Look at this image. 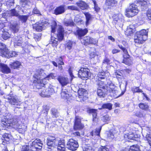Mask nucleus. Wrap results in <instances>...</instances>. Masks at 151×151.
I'll use <instances>...</instances> for the list:
<instances>
[{
  "label": "nucleus",
  "instance_id": "nucleus-20",
  "mask_svg": "<svg viewBox=\"0 0 151 151\" xmlns=\"http://www.w3.org/2000/svg\"><path fill=\"white\" fill-rule=\"evenodd\" d=\"M33 29L37 32H41L45 28V27L42 23H36L33 25Z\"/></svg>",
  "mask_w": 151,
  "mask_h": 151
},
{
  "label": "nucleus",
  "instance_id": "nucleus-27",
  "mask_svg": "<svg viewBox=\"0 0 151 151\" xmlns=\"http://www.w3.org/2000/svg\"><path fill=\"white\" fill-rule=\"evenodd\" d=\"M14 39V45L15 47L16 46H20L22 44V38L20 36L15 37Z\"/></svg>",
  "mask_w": 151,
  "mask_h": 151
},
{
  "label": "nucleus",
  "instance_id": "nucleus-29",
  "mask_svg": "<svg viewBox=\"0 0 151 151\" xmlns=\"http://www.w3.org/2000/svg\"><path fill=\"white\" fill-rule=\"evenodd\" d=\"M86 147H93L95 145V140L94 139H86Z\"/></svg>",
  "mask_w": 151,
  "mask_h": 151
},
{
  "label": "nucleus",
  "instance_id": "nucleus-39",
  "mask_svg": "<svg viewBox=\"0 0 151 151\" xmlns=\"http://www.w3.org/2000/svg\"><path fill=\"white\" fill-rule=\"evenodd\" d=\"M112 104L110 103L104 104H103L102 107L103 109L111 110L112 109Z\"/></svg>",
  "mask_w": 151,
  "mask_h": 151
},
{
  "label": "nucleus",
  "instance_id": "nucleus-48",
  "mask_svg": "<svg viewBox=\"0 0 151 151\" xmlns=\"http://www.w3.org/2000/svg\"><path fill=\"white\" fill-rule=\"evenodd\" d=\"M51 111L53 116L54 117H56L58 116V112L57 110L55 108L52 109H51Z\"/></svg>",
  "mask_w": 151,
  "mask_h": 151
},
{
  "label": "nucleus",
  "instance_id": "nucleus-62",
  "mask_svg": "<svg viewBox=\"0 0 151 151\" xmlns=\"http://www.w3.org/2000/svg\"><path fill=\"white\" fill-rule=\"evenodd\" d=\"M115 75L117 77L120 78L122 76V73L119 71L117 70L115 72Z\"/></svg>",
  "mask_w": 151,
  "mask_h": 151
},
{
  "label": "nucleus",
  "instance_id": "nucleus-13",
  "mask_svg": "<svg viewBox=\"0 0 151 151\" xmlns=\"http://www.w3.org/2000/svg\"><path fill=\"white\" fill-rule=\"evenodd\" d=\"M78 142L73 139H70L68 142L66 144V147L69 150L75 151L78 147Z\"/></svg>",
  "mask_w": 151,
  "mask_h": 151
},
{
  "label": "nucleus",
  "instance_id": "nucleus-8",
  "mask_svg": "<svg viewBox=\"0 0 151 151\" xmlns=\"http://www.w3.org/2000/svg\"><path fill=\"white\" fill-rule=\"evenodd\" d=\"M137 6L134 4H132L125 10V14L128 17H132L137 14L139 12Z\"/></svg>",
  "mask_w": 151,
  "mask_h": 151
},
{
  "label": "nucleus",
  "instance_id": "nucleus-61",
  "mask_svg": "<svg viewBox=\"0 0 151 151\" xmlns=\"http://www.w3.org/2000/svg\"><path fill=\"white\" fill-rule=\"evenodd\" d=\"M41 34H39L37 35H35L34 36V38L35 40L39 41L41 39Z\"/></svg>",
  "mask_w": 151,
  "mask_h": 151
},
{
  "label": "nucleus",
  "instance_id": "nucleus-32",
  "mask_svg": "<svg viewBox=\"0 0 151 151\" xmlns=\"http://www.w3.org/2000/svg\"><path fill=\"white\" fill-rule=\"evenodd\" d=\"M10 27L11 29L15 32H17L19 28V25L16 22H14L13 24H11L10 26Z\"/></svg>",
  "mask_w": 151,
  "mask_h": 151
},
{
  "label": "nucleus",
  "instance_id": "nucleus-1",
  "mask_svg": "<svg viewBox=\"0 0 151 151\" xmlns=\"http://www.w3.org/2000/svg\"><path fill=\"white\" fill-rule=\"evenodd\" d=\"M57 28L58 34H55L53 36H52L50 43L52 44L53 47H56L58 44V41H61L64 37V28L60 25L57 26L55 22H53L51 26V32L55 33L56 29Z\"/></svg>",
  "mask_w": 151,
  "mask_h": 151
},
{
  "label": "nucleus",
  "instance_id": "nucleus-60",
  "mask_svg": "<svg viewBox=\"0 0 151 151\" xmlns=\"http://www.w3.org/2000/svg\"><path fill=\"white\" fill-rule=\"evenodd\" d=\"M134 113V115L137 117H141L143 116L142 114L139 111H137Z\"/></svg>",
  "mask_w": 151,
  "mask_h": 151
},
{
  "label": "nucleus",
  "instance_id": "nucleus-31",
  "mask_svg": "<svg viewBox=\"0 0 151 151\" xmlns=\"http://www.w3.org/2000/svg\"><path fill=\"white\" fill-rule=\"evenodd\" d=\"M78 6L81 9L85 10L88 8V5L87 4L82 1H80L76 3Z\"/></svg>",
  "mask_w": 151,
  "mask_h": 151
},
{
  "label": "nucleus",
  "instance_id": "nucleus-43",
  "mask_svg": "<svg viewBox=\"0 0 151 151\" xmlns=\"http://www.w3.org/2000/svg\"><path fill=\"white\" fill-rule=\"evenodd\" d=\"M85 14L86 19V26H87L89 24V21L91 19V14L88 13H86Z\"/></svg>",
  "mask_w": 151,
  "mask_h": 151
},
{
  "label": "nucleus",
  "instance_id": "nucleus-21",
  "mask_svg": "<svg viewBox=\"0 0 151 151\" xmlns=\"http://www.w3.org/2000/svg\"><path fill=\"white\" fill-rule=\"evenodd\" d=\"M124 137L126 140H128V139L133 140H136L137 138V135H134L132 132L127 133L124 134Z\"/></svg>",
  "mask_w": 151,
  "mask_h": 151
},
{
  "label": "nucleus",
  "instance_id": "nucleus-33",
  "mask_svg": "<svg viewBox=\"0 0 151 151\" xmlns=\"http://www.w3.org/2000/svg\"><path fill=\"white\" fill-rule=\"evenodd\" d=\"M88 112L92 114L93 117V121H96L97 116V110L93 109H89L88 110Z\"/></svg>",
  "mask_w": 151,
  "mask_h": 151
},
{
  "label": "nucleus",
  "instance_id": "nucleus-5",
  "mask_svg": "<svg viewBox=\"0 0 151 151\" xmlns=\"http://www.w3.org/2000/svg\"><path fill=\"white\" fill-rule=\"evenodd\" d=\"M148 31L143 29L137 32L134 36V41L135 43L142 44L145 41L147 37Z\"/></svg>",
  "mask_w": 151,
  "mask_h": 151
},
{
  "label": "nucleus",
  "instance_id": "nucleus-36",
  "mask_svg": "<svg viewBox=\"0 0 151 151\" xmlns=\"http://www.w3.org/2000/svg\"><path fill=\"white\" fill-rule=\"evenodd\" d=\"M139 106L140 109L145 111H147L149 109V106L146 104L140 103L139 104Z\"/></svg>",
  "mask_w": 151,
  "mask_h": 151
},
{
  "label": "nucleus",
  "instance_id": "nucleus-17",
  "mask_svg": "<svg viewBox=\"0 0 151 151\" xmlns=\"http://www.w3.org/2000/svg\"><path fill=\"white\" fill-rule=\"evenodd\" d=\"M57 79L63 86L66 85L69 83V80L68 78L66 77L59 76Z\"/></svg>",
  "mask_w": 151,
  "mask_h": 151
},
{
  "label": "nucleus",
  "instance_id": "nucleus-58",
  "mask_svg": "<svg viewBox=\"0 0 151 151\" xmlns=\"http://www.w3.org/2000/svg\"><path fill=\"white\" fill-rule=\"evenodd\" d=\"M73 42L69 41L67 43V47L69 50L72 47Z\"/></svg>",
  "mask_w": 151,
  "mask_h": 151
},
{
  "label": "nucleus",
  "instance_id": "nucleus-35",
  "mask_svg": "<svg viewBox=\"0 0 151 151\" xmlns=\"http://www.w3.org/2000/svg\"><path fill=\"white\" fill-rule=\"evenodd\" d=\"M147 0H136L137 2L140 3L142 9H144V7H146Z\"/></svg>",
  "mask_w": 151,
  "mask_h": 151
},
{
  "label": "nucleus",
  "instance_id": "nucleus-26",
  "mask_svg": "<svg viewBox=\"0 0 151 151\" xmlns=\"http://www.w3.org/2000/svg\"><path fill=\"white\" fill-rule=\"evenodd\" d=\"M9 65L13 69L19 68L22 66L21 62L18 61L11 63Z\"/></svg>",
  "mask_w": 151,
  "mask_h": 151
},
{
  "label": "nucleus",
  "instance_id": "nucleus-30",
  "mask_svg": "<svg viewBox=\"0 0 151 151\" xmlns=\"http://www.w3.org/2000/svg\"><path fill=\"white\" fill-rule=\"evenodd\" d=\"M61 97L65 99H68L70 97V95L67 90L62 89L61 93Z\"/></svg>",
  "mask_w": 151,
  "mask_h": 151
},
{
  "label": "nucleus",
  "instance_id": "nucleus-57",
  "mask_svg": "<svg viewBox=\"0 0 151 151\" xmlns=\"http://www.w3.org/2000/svg\"><path fill=\"white\" fill-rule=\"evenodd\" d=\"M93 147H86L83 149V151H94Z\"/></svg>",
  "mask_w": 151,
  "mask_h": 151
},
{
  "label": "nucleus",
  "instance_id": "nucleus-4",
  "mask_svg": "<svg viewBox=\"0 0 151 151\" xmlns=\"http://www.w3.org/2000/svg\"><path fill=\"white\" fill-rule=\"evenodd\" d=\"M42 142L39 139L29 143V145L22 147L21 151H41L43 145Z\"/></svg>",
  "mask_w": 151,
  "mask_h": 151
},
{
  "label": "nucleus",
  "instance_id": "nucleus-50",
  "mask_svg": "<svg viewBox=\"0 0 151 151\" xmlns=\"http://www.w3.org/2000/svg\"><path fill=\"white\" fill-rule=\"evenodd\" d=\"M145 138L149 145L151 146V134H148L146 135Z\"/></svg>",
  "mask_w": 151,
  "mask_h": 151
},
{
  "label": "nucleus",
  "instance_id": "nucleus-45",
  "mask_svg": "<svg viewBox=\"0 0 151 151\" xmlns=\"http://www.w3.org/2000/svg\"><path fill=\"white\" fill-rule=\"evenodd\" d=\"M101 120L104 122H107L110 120V118L108 115H106L101 118Z\"/></svg>",
  "mask_w": 151,
  "mask_h": 151
},
{
  "label": "nucleus",
  "instance_id": "nucleus-23",
  "mask_svg": "<svg viewBox=\"0 0 151 151\" xmlns=\"http://www.w3.org/2000/svg\"><path fill=\"white\" fill-rule=\"evenodd\" d=\"M65 12V6L61 5L57 7L54 10V14L58 15L63 14Z\"/></svg>",
  "mask_w": 151,
  "mask_h": 151
},
{
  "label": "nucleus",
  "instance_id": "nucleus-63",
  "mask_svg": "<svg viewBox=\"0 0 151 151\" xmlns=\"http://www.w3.org/2000/svg\"><path fill=\"white\" fill-rule=\"evenodd\" d=\"M68 9L73 10H78V8L75 6H68Z\"/></svg>",
  "mask_w": 151,
  "mask_h": 151
},
{
  "label": "nucleus",
  "instance_id": "nucleus-34",
  "mask_svg": "<svg viewBox=\"0 0 151 151\" xmlns=\"http://www.w3.org/2000/svg\"><path fill=\"white\" fill-rule=\"evenodd\" d=\"M0 50H1V55L2 57H4L3 53L2 52L4 51V52H7V51H8V50L6 47V45L3 43H0Z\"/></svg>",
  "mask_w": 151,
  "mask_h": 151
},
{
  "label": "nucleus",
  "instance_id": "nucleus-47",
  "mask_svg": "<svg viewBox=\"0 0 151 151\" xmlns=\"http://www.w3.org/2000/svg\"><path fill=\"white\" fill-rule=\"evenodd\" d=\"M92 1L94 5V8L96 12H98L100 10V8L98 6V5L96 3V1L93 0Z\"/></svg>",
  "mask_w": 151,
  "mask_h": 151
},
{
  "label": "nucleus",
  "instance_id": "nucleus-37",
  "mask_svg": "<svg viewBox=\"0 0 151 151\" xmlns=\"http://www.w3.org/2000/svg\"><path fill=\"white\" fill-rule=\"evenodd\" d=\"M101 129V127H100L96 129L94 132L92 131L91 133V135L92 136L94 135L99 136L100 133Z\"/></svg>",
  "mask_w": 151,
  "mask_h": 151
},
{
  "label": "nucleus",
  "instance_id": "nucleus-15",
  "mask_svg": "<svg viewBox=\"0 0 151 151\" xmlns=\"http://www.w3.org/2000/svg\"><path fill=\"white\" fill-rule=\"evenodd\" d=\"M75 121L74 126V129L75 130H80L83 128L84 126L81 124V119L78 117H76Z\"/></svg>",
  "mask_w": 151,
  "mask_h": 151
},
{
  "label": "nucleus",
  "instance_id": "nucleus-64",
  "mask_svg": "<svg viewBox=\"0 0 151 151\" xmlns=\"http://www.w3.org/2000/svg\"><path fill=\"white\" fill-rule=\"evenodd\" d=\"M147 15L148 18L151 19V9H148L147 12Z\"/></svg>",
  "mask_w": 151,
  "mask_h": 151
},
{
  "label": "nucleus",
  "instance_id": "nucleus-25",
  "mask_svg": "<svg viewBox=\"0 0 151 151\" xmlns=\"http://www.w3.org/2000/svg\"><path fill=\"white\" fill-rule=\"evenodd\" d=\"M0 68L1 72L4 73L8 74L11 72L10 68L6 65L1 64Z\"/></svg>",
  "mask_w": 151,
  "mask_h": 151
},
{
  "label": "nucleus",
  "instance_id": "nucleus-9",
  "mask_svg": "<svg viewBox=\"0 0 151 151\" xmlns=\"http://www.w3.org/2000/svg\"><path fill=\"white\" fill-rule=\"evenodd\" d=\"M17 121L15 118L9 119L6 117V119L2 120L1 125L5 129V128H8L10 126L13 127L17 124Z\"/></svg>",
  "mask_w": 151,
  "mask_h": 151
},
{
  "label": "nucleus",
  "instance_id": "nucleus-6",
  "mask_svg": "<svg viewBox=\"0 0 151 151\" xmlns=\"http://www.w3.org/2000/svg\"><path fill=\"white\" fill-rule=\"evenodd\" d=\"M44 74V71L42 69H38L37 73L33 76L34 78L33 83L36 84V86L38 89L40 88L41 86L43 87L44 84L42 83V78L40 76L43 75Z\"/></svg>",
  "mask_w": 151,
  "mask_h": 151
},
{
  "label": "nucleus",
  "instance_id": "nucleus-40",
  "mask_svg": "<svg viewBox=\"0 0 151 151\" xmlns=\"http://www.w3.org/2000/svg\"><path fill=\"white\" fill-rule=\"evenodd\" d=\"M97 93L98 95L100 97L104 98L105 96V93L101 89L97 88Z\"/></svg>",
  "mask_w": 151,
  "mask_h": 151
},
{
  "label": "nucleus",
  "instance_id": "nucleus-11",
  "mask_svg": "<svg viewBox=\"0 0 151 151\" xmlns=\"http://www.w3.org/2000/svg\"><path fill=\"white\" fill-rule=\"evenodd\" d=\"M91 76L90 70L87 68H81L78 72L79 77L83 80L90 77Z\"/></svg>",
  "mask_w": 151,
  "mask_h": 151
},
{
  "label": "nucleus",
  "instance_id": "nucleus-2",
  "mask_svg": "<svg viewBox=\"0 0 151 151\" xmlns=\"http://www.w3.org/2000/svg\"><path fill=\"white\" fill-rule=\"evenodd\" d=\"M127 82L125 84L122 83L120 85V88L122 91L120 94L118 91L116 89V87L112 83H108L106 86V90L107 93H109L111 96H113L115 98H118L122 95L125 93L127 85Z\"/></svg>",
  "mask_w": 151,
  "mask_h": 151
},
{
  "label": "nucleus",
  "instance_id": "nucleus-44",
  "mask_svg": "<svg viewBox=\"0 0 151 151\" xmlns=\"http://www.w3.org/2000/svg\"><path fill=\"white\" fill-rule=\"evenodd\" d=\"M132 91L133 93L136 92L139 93L142 92V91L140 89L139 87H134L132 88Z\"/></svg>",
  "mask_w": 151,
  "mask_h": 151
},
{
  "label": "nucleus",
  "instance_id": "nucleus-28",
  "mask_svg": "<svg viewBox=\"0 0 151 151\" xmlns=\"http://www.w3.org/2000/svg\"><path fill=\"white\" fill-rule=\"evenodd\" d=\"M116 3L117 1L115 0H106L105 5L108 8L110 9L114 6Z\"/></svg>",
  "mask_w": 151,
  "mask_h": 151
},
{
  "label": "nucleus",
  "instance_id": "nucleus-10",
  "mask_svg": "<svg viewBox=\"0 0 151 151\" xmlns=\"http://www.w3.org/2000/svg\"><path fill=\"white\" fill-rule=\"evenodd\" d=\"M6 99L8 100L9 103L12 105L18 106L21 102L20 99L11 92L6 96Z\"/></svg>",
  "mask_w": 151,
  "mask_h": 151
},
{
  "label": "nucleus",
  "instance_id": "nucleus-52",
  "mask_svg": "<svg viewBox=\"0 0 151 151\" xmlns=\"http://www.w3.org/2000/svg\"><path fill=\"white\" fill-rule=\"evenodd\" d=\"M29 3L28 0H21L20 4L22 7H24L26 5H27Z\"/></svg>",
  "mask_w": 151,
  "mask_h": 151
},
{
  "label": "nucleus",
  "instance_id": "nucleus-12",
  "mask_svg": "<svg viewBox=\"0 0 151 151\" xmlns=\"http://www.w3.org/2000/svg\"><path fill=\"white\" fill-rule=\"evenodd\" d=\"M14 0H0V9L1 10L9 8L14 4Z\"/></svg>",
  "mask_w": 151,
  "mask_h": 151
},
{
  "label": "nucleus",
  "instance_id": "nucleus-56",
  "mask_svg": "<svg viewBox=\"0 0 151 151\" xmlns=\"http://www.w3.org/2000/svg\"><path fill=\"white\" fill-rule=\"evenodd\" d=\"M90 55L91 58H94L95 57H96L97 58L99 57L96 54V53L94 51L91 52L90 53Z\"/></svg>",
  "mask_w": 151,
  "mask_h": 151
},
{
  "label": "nucleus",
  "instance_id": "nucleus-16",
  "mask_svg": "<svg viewBox=\"0 0 151 151\" xmlns=\"http://www.w3.org/2000/svg\"><path fill=\"white\" fill-rule=\"evenodd\" d=\"M19 14L16 10L14 9L9 11L7 12L2 14V17L7 19L9 17L11 16L18 17Z\"/></svg>",
  "mask_w": 151,
  "mask_h": 151
},
{
  "label": "nucleus",
  "instance_id": "nucleus-19",
  "mask_svg": "<svg viewBox=\"0 0 151 151\" xmlns=\"http://www.w3.org/2000/svg\"><path fill=\"white\" fill-rule=\"evenodd\" d=\"M88 30L86 29H82L81 28H78L75 32V34L76 35H77L79 39L84 36L88 32Z\"/></svg>",
  "mask_w": 151,
  "mask_h": 151
},
{
  "label": "nucleus",
  "instance_id": "nucleus-41",
  "mask_svg": "<svg viewBox=\"0 0 151 151\" xmlns=\"http://www.w3.org/2000/svg\"><path fill=\"white\" fill-rule=\"evenodd\" d=\"M129 151H140L138 145H134L130 147Z\"/></svg>",
  "mask_w": 151,
  "mask_h": 151
},
{
  "label": "nucleus",
  "instance_id": "nucleus-59",
  "mask_svg": "<svg viewBox=\"0 0 151 151\" xmlns=\"http://www.w3.org/2000/svg\"><path fill=\"white\" fill-rule=\"evenodd\" d=\"M98 151H109V149L105 146H101L99 148Z\"/></svg>",
  "mask_w": 151,
  "mask_h": 151
},
{
  "label": "nucleus",
  "instance_id": "nucleus-46",
  "mask_svg": "<svg viewBox=\"0 0 151 151\" xmlns=\"http://www.w3.org/2000/svg\"><path fill=\"white\" fill-rule=\"evenodd\" d=\"M56 76V75L55 73H51L46 77L45 79L46 80H49L51 79L54 78Z\"/></svg>",
  "mask_w": 151,
  "mask_h": 151
},
{
  "label": "nucleus",
  "instance_id": "nucleus-51",
  "mask_svg": "<svg viewBox=\"0 0 151 151\" xmlns=\"http://www.w3.org/2000/svg\"><path fill=\"white\" fill-rule=\"evenodd\" d=\"M9 37V34L8 32H4L3 33L2 36V38L4 40H6Z\"/></svg>",
  "mask_w": 151,
  "mask_h": 151
},
{
  "label": "nucleus",
  "instance_id": "nucleus-14",
  "mask_svg": "<svg viewBox=\"0 0 151 151\" xmlns=\"http://www.w3.org/2000/svg\"><path fill=\"white\" fill-rule=\"evenodd\" d=\"M98 42L97 40L89 36H86L83 38V43L85 45L92 44H96Z\"/></svg>",
  "mask_w": 151,
  "mask_h": 151
},
{
  "label": "nucleus",
  "instance_id": "nucleus-38",
  "mask_svg": "<svg viewBox=\"0 0 151 151\" xmlns=\"http://www.w3.org/2000/svg\"><path fill=\"white\" fill-rule=\"evenodd\" d=\"M29 15H20L18 16L19 19L23 22H25L29 17Z\"/></svg>",
  "mask_w": 151,
  "mask_h": 151
},
{
  "label": "nucleus",
  "instance_id": "nucleus-49",
  "mask_svg": "<svg viewBox=\"0 0 151 151\" xmlns=\"http://www.w3.org/2000/svg\"><path fill=\"white\" fill-rule=\"evenodd\" d=\"M11 137V134L6 133H4L3 135V137L7 141H9V139Z\"/></svg>",
  "mask_w": 151,
  "mask_h": 151
},
{
  "label": "nucleus",
  "instance_id": "nucleus-18",
  "mask_svg": "<svg viewBox=\"0 0 151 151\" xmlns=\"http://www.w3.org/2000/svg\"><path fill=\"white\" fill-rule=\"evenodd\" d=\"M40 90V94L41 96L44 97H49L51 94V92L52 89H49L47 91V90L44 88H41Z\"/></svg>",
  "mask_w": 151,
  "mask_h": 151
},
{
  "label": "nucleus",
  "instance_id": "nucleus-53",
  "mask_svg": "<svg viewBox=\"0 0 151 151\" xmlns=\"http://www.w3.org/2000/svg\"><path fill=\"white\" fill-rule=\"evenodd\" d=\"M65 24L66 26H68L69 25H72L73 24V22L72 20H69L66 21L65 22Z\"/></svg>",
  "mask_w": 151,
  "mask_h": 151
},
{
  "label": "nucleus",
  "instance_id": "nucleus-42",
  "mask_svg": "<svg viewBox=\"0 0 151 151\" xmlns=\"http://www.w3.org/2000/svg\"><path fill=\"white\" fill-rule=\"evenodd\" d=\"M79 96L80 97L83 96L86 94V90L83 88H79L78 92Z\"/></svg>",
  "mask_w": 151,
  "mask_h": 151
},
{
  "label": "nucleus",
  "instance_id": "nucleus-22",
  "mask_svg": "<svg viewBox=\"0 0 151 151\" xmlns=\"http://www.w3.org/2000/svg\"><path fill=\"white\" fill-rule=\"evenodd\" d=\"M124 59L123 63L128 65H130L132 64L133 59L130 57L128 53L127 54H125L123 55Z\"/></svg>",
  "mask_w": 151,
  "mask_h": 151
},
{
  "label": "nucleus",
  "instance_id": "nucleus-3",
  "mask_svg": "<svg viewBox=\"0 0 151 151\" xmlns=\"http://www.w3.org/2000/svg\"><path fill=\"white\" fill-rule=\"evenodd\" d=\"M57 145L58 151H65L64 140L58 142L55 137L53 136H50L47 138V146L48 148L52 149V147L53 148Z\"/></svg>",
  "mask_w": 151,
  "mask_h": 151
},
{
  "label": "nucleus",
  "instance_id": "nucleus-54",
  "mask_svg": "<svg viewBox=\"0 0 151 151\" xmlns=\"http://www.w3.org/2000/svg\"><path fill=\"white\" fill-rule=\"evenodd\" d=\"M56 61L60 65H64V63L63 61V59L61 57H60L57 59Z\"/></svg>",
  "mask_w": 151,
  "mask_h": 151
},
{
  "label": "nucleus",
  "instance_id": "nucleus-55",
  "mask_svg": "<svg viewBox=\"0 0 151 151\" xmlns=\"http://www.w3.org/2000/svg\"><path fill=\"white\" fill-rule=\"evenodd\" d=\"M118 46L123 51L125 54H128V52L127 50L125 47H123L122 45H119Z\"/></svg>",
  "mask_w": 151,
  "mask_h": 151
},
{
  "label": "nucleus",
  "instance_id": "nucleus-24",
  "mask_svg": "<svg viewBox=\"0 0 151 151\" xmlns=\"http://www.w3.org/2000/svg\"><path fill=\"white\" fill-rule=\"evenodd\" d=\"M3 55L4 56V57H7V58H9L10 57H15L18 55L17 53L15 51H9L8 50V51H7V52H4L3 51L2 52Z\"/></svg>",
  "mask_w": 151,
  "mask_h": 151
},
{
  "label": "nucleus",
  "instance_id": "nucleus-7",
  "mask_svg": "<svg viewBox=\"0 0 151 151\" xmlns=\"http://www.w3.org/2000/svg\"><path fill=\"white\" fill-rule=\"evenodd\" d=\"M106 78V73L104 72H100L96 77V79L98 86L97 88L102 89L103 90L105 89V83H104V80Z\"/></svg>",
  "mask_w": 151,
  "mask_h": 151
}]
</instances>
